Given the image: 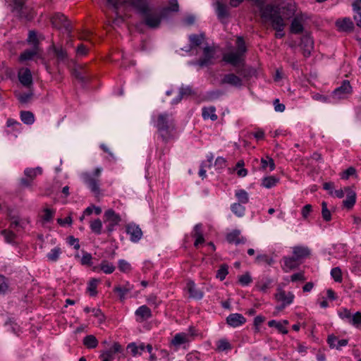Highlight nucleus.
<instances>
[{"instance_id":"f257e3e1","label":"nucleus","mask_w":361,"mask_h":361,"mask_svg":"<svg viewBox=\"0 0 361 361\" xmlns=\"http://www.w3.org/2000/svg\"><path fill=\"white\" fill-rule=\"evenodd\" d=\"M159 135L164 142H167L173 136L175 123L171 114L166 112L159 114L154 122Z\"/></svg>"},{"instance_id":"f03ea898","label":"nucleus","mask_w":361,"mask_h":361,"mask_svg":"<svg viewBox=\"0 0 361 361\" xmlns=\"http://www.w3.org/2000/svg\"><path fill=\"white\" fill-rule=\"evenodd\" d=\"M260 17L264 21H269L272 28L276 32H282L284 30L286 24L281 16L280 8L279 6L271 4H266L260 12Z\"/></svg>"},{"instance_id":"7ed1b4c3","label":"nucleus","mask_w":361,"mask_h":361,"mask_svg":"<svg viewBox=\"0 0 361 361\" xmlns=\"http://www.w3.org/2000/svg\"><path fill=\"white\" fill-rule=\"evenodd\" d=\"M236 45L237 51L235 52L224 54L222 57L223 61L234 67L238 66L239 65L243 66L245 64L244 56L247 51L245 42L243 37L238 36L237 37Z\"/></svg>"},{"instance_id":"20e7f679","label":"nucleus","mask_w":361,"mask_h":361,"mask_svg":"<svg viewBox=\"0 0 361 361\" xmlns=\"http://www.w3.org/2000/svg\"><path fill=\"white\" fill-rule=\"evenodd\" d=\"M170 12H172V11L168 6L160 8L159 13L154 11L150 7L149 11L141 16L142 18V23L149 28L156 29L159 27L163 18L169 17Z\"/></svg>"},{"instance_id":"39448f33","label":"nucleus","mask_w":361,"mask_h":361,"mask_svg":"<svg viewBox=\"0 0 361 361\" xmlns=\"http://www.w3.org/2000/svg\"><path fill=\"white\" fill-rule=\"evenodd\" d=\"M295 295L292 292H286L281 288H277V292L275 294V299L280 302L281 304L276 307L278 310H283L287 306L293 303Z\"/></svg>"},{"instance_id":"423d86ee","label":"nucleus","mask_w":361,"mask_h":361,"mask_svg":"<svg viewBox=\"0 0 361 361\" xmlns=\"http://www.w3.org/2000/svg\"><path fill=\"white\" fill-rule=\"evenodd\" d=\"M105 221L108 222L106 230L108 235H111V233L115 230V227L121 221V216L116 214L112 209H109L104 212Z\"/></svg>"},{"instance_id":"0eeeda50","label":"nucleus","mask_w":361,"mask_h":361,"mask_svg":"<svg viewBox=\"0 0 361 361\" xmlns=\"http://www.w3.org/2000/svg\"><path fill=\"white\" fill-rule=\"evenodd\" d=\"M51 22L54 27L59 30H64L68 33L71 32V23L63 13H56L54 14L51 18Z\"/></svg>"},{"instance_id":"6e6552de","label":"nucleus","mask_w":361,"mask_h":361,"mask_svg":"<svg viewBox=\"0 0 361 361\" xmlns=\"http://www.w3.org/2000/svg\"><path fill=\"white\" fill-rule=\"evenodd\" d=\"M215 50L213 47L207 46L203 49V57L192 63L200 67H207L213 64L212 59L214 57Z\"/></svg>"},{"instance_id":"1a4fd4ad","label":"nucleus","mask_w":361,"mask_h":361,"mask_svg":"<svg viewBox=\"0 0 361 361\" xmlns=\"http://www.w3.org/2000/svg\"><path fill=\"white\" fill-rule=\"evenodd\" d=\"M71 75L83 85L87 84L91 79V76L87 69L80 65L75 66L71 70Z\"/></svg>"},{"instance_id":"9d476101","label":"nucleus","mask_w":361,"mask_h":361,"mask_svg":"<svg viewBox=\"0 0 361 361\" xmlns=\"http://www.w3.org/2000/svg\"><path fill=\"white\" fill-rule=\"evenodd\" d=\"M49 50L54 52L56 58L57 64H67L69 62V56L67 51L62 47H57L54 44H52L49 47Z\"/></svg>"},{"instance_id":"9b49d317","label":"nucleus","mask_w":361,"mask_h":361,"mask_svg":"<svg viewBox=\"0 0 361 361\" xmlns=\"http://www.w3.org/2000/svg\"><path fill=\"white\" fill-rule=\"evenodd\" d=\"M191 339L189 338L186 333H178L176 334L171 341V345L174 346L176 350H178L182 345L184 349H186Z\"/></svg>"},{"instance_id":"f8f14e48","label":"nucleus","mask_w":361,"mask_h":361,"mask_svg":"<svg viewBox=\"0 0 361 361\" xmlns=\"http://www.w3.org/2000/svg\"><path fill=\"white\" fill-rule=\"evenodd\" d=\"M221 85H230L234 87L240 88L243 86L242 78L235 73H231L225 74L220 81Z\"/></svg>"},{"instance_id":"ddd939ff","label":"nucleus","mask_w":361,"mask_h":361,"mask_svg":"<svg viewBox=\"0 0 361 361\" xmlns=\"http://www.w3.org/2000/svg\"><path fill=\"white\" fill-rule=\"evenodd\" d=\"M126 231L130 235V240L137 243L142 237V231L140 226L135 223H130L126 226Z\"/></svg>"},{"instance_id":"4468645a","label":"nucleus","mask_w":361,"mask_h":361,"mask_svg":"<svg viewBox=\"0 0 361 361\" xmlns=\"http://www.w3.org/2000/svg\"><path fill=\"white\" fill-rule=\"evenodd\" d=\"M185 290L189 293V298L195 300H201L204 296V293L199 289L195 282L188 280L186 283Z\"/></svg>"},{"instance_id":"2eb2a0df","label":"nucleus","mask_w":361,"mask_h":361,"mask_svg":"<svg viewBox=\"0 0 361 361\" xmlns=\"http://www.w3.org/2000/svg\"><path fill=\"white\" fill-rule=\"evenodd\" d=\"M352 92V87L349 80H345L338 87L336 88L333 92L332 96L336 99H341L344 97L345 94Z\"/></svg>"},{"instance_id":"dca6fc26","label":"nucleus","mask_w":361,"mask_h":361,"mask_svg":"<svg viewBox=\"0 0 361 361\" xmlns=\"http://www.w3.org/2000/svg\"><path fill=\"white\" fill-rule=\"evenodd\" d=\"M344 190L346 192V198L343 201V207L348 210H350L356 202V192L350 187H345Z\"/></svg>"},{"instance_id":"f3484780","label":"nucleus","mask_w":361,"mask_h":361,"mask_svg":"<svg viewBox=\"0 0 361 361\" xmlns=\"http://www.w3.org/2000/svg\"><path fill=\"white\" fill-rule=\"evenodd\" d=\"M136 321L143 322L152 317V311L147 305H143L139 307L135 312Z\"/></svg>"},{"instance_id":"a211bd4d","label":"nucleus","mask_w":361,"mask_h":361,"mask_svg":"<svg viewBox=\"0 0 361 361\" xmlns=\"http://www.w3.org/2000/svg\"><path fill=\"white\" fill-rule=\"evenodd\" d=\"M300 47L305 58L310 56L311 51L314 48V42L312 37L309 35H304L301 38Z\"/></svg>"},{"instance_id":"6ab92c4d","label":"nucleus","mask_w":361,"mask_h":361,"mask_svg":"<svg viewBox=\"0 0 361 361\" xmlns=\"http://www.w3.org/2000/svg\"><path fill=\"white\" fill-rule=\"evenodd\" d=\"M246 318L241 314L232 313L226 317V323L231 327L236 328L245 324Z\"/></svg>"},{"instance_id":"aec40b11","label":"nucleus","mask_w":361,"mask_h":361,"mask_svg":"<svg viewBox=\"0 0 361 361\" xmlns=\"http://www.w3.org/2000/svg\"><path fill=\"white\" fill-rule=\"evenodd\" d=\"M129 4L140 16L147 14V12L150 10V6L147 0H130Z\"/></svg>"},{"instance_id":"412c9836","label":"nucleus","mask_w":361,"mask_h":361,"mask_svg":"<svg viewBox=\"0 0 361 361\" xmlns=\"http://www.w3.org/2000/svg\"><path fill=\"white\" fill-rule=\"evenodd\" d=\"M20 82L26 87H30L33 84L32 75L29 68H26L18 73Z\"/></svg>"},{"instance_id":"4be33fe9","label":"nucleus","mask_w":361,"mask_h":361,"mask_svg":"<svg viewBox=\"0 0 361 361\" xmlns=\"http://www.w3.org/2000/svg\"><path fill=\"white\" fill-rule=\"evenodd\" d=\"M214 6L216 14L217 16L218 19L221 22H222L225 18H228L230 14L228 6L225 4L221 2L219 0H217L215 2Z\"/></svg>"},{"instance_id":"5701e85b","label":"nucleus","mask_w":361,"mask_h":361,"mask_svg":"<svg viewBox=\"0 0 361 361\" xmlns=\"http://www.w3.org/2000/svg\"><path fill=\"white\" fill-rule=\"evenodd\" d=\"M310 255L311 250L308 247L295 246L293 248V255L300 262H302L303 259L310 257Z\"/></svg>"},{"instance_id":"b1692460","label":"nucleus","mask_w":361,"mask_h":361,"mask_svg":"<svg viewBox=\"0 0 361 361\" xmlns=\"http://www.w3.org/2000/svg\"><path fill=\"white\" fill-rule=\"evenodd\" d=\"M301 264L302 262H300L297 258L294 257L293 255L284 257L283 269L285 272H288L290 270L298 268Z\"/></svg>"},{"instance_id":"393cba45","label":"nucleus","mask_w":361,"mask_h":361,"mask_svg":"<svg viewBox=\"0 0 361 361\" xmlns=\"http://www.w3.org/2000/svg\"><path fill=\"white\" fill-rule=\"evenodd\" d=\"M226 240L228 243H234L235 245L245 244L246 238L240 236V231L239 230H233L226 235Z\"/></svg>"},{"instance_id":"a878e982","label":"nucleus","mask_w":361,"mask_h":361,"mask_svg":"<svg viewBox=\"0 0 361 361\" xmlns=\"http://www.w3.org/2000/svg\"><path fill=\"white\" fill-rule=\"evenodd\" d=\"M133 289V285L126 281L123 286H116L114 288V292L117 293L121 301L126 299V296Z\"/></svg>"},{"instance_id":"bb28decb","label":"nucleus","mask_w":361,"mask_h":361,"mask_svg":"<svg viewBox=\"0 0 361 361\" xmlns=\"http://www.w3.org/2000/svg\"><path fill=\"white\" fill-rule=\"evenodd\" d=\"M336 25L338 30L341 32H350L354 29V24L349 18H344L342 20H337Z\"/></svg>"},{"instance_id":"cd10ccee","label":"nucleus","mask_w":361,"mask_h":361,"mask_svg":"<svg viewBox=\"0 0 361 361\" xmlns=\"http://www.w3.org/2000/svg\"><path fill=\"white\" fill-rule=\"evenodd\" d=\"M304 30V26L302 25V18L299 16H296L290 23V32L293 34L298 35L301 34Z\"/></svg>"},{"instance_id":"c85d7f7f","label":"nucleus","mask_w":361,"mask_h":361,"mask_svg":"<svg viewBox=\"0 0 361 361\" xmlns=\"http://www.w3.org/2000/svg\"><path fill=\"white\" fill-rule=\"evenodd\" d=\"M288 324V320H283L282 322H278L272 319L269 321L268 326L269 327L276 328L278 331L282 334H287L288 333L286 326Z\"/></svg>"},{"instance_id":"c756f323","label":"nucleus","mask_w":361,"mask_h":361,"mask_svg":"<svg viewBox=\"0 0 361 361\" xmlns=\"http://www.w3.org/2000/svg\"><path fill=\"white\" fill-rule=\"evenodd\" d=\"M85 182L92 192L95 195L99 193V186L97 179L91 177L90 176H87L85 179Z\"/></svg>"},{"instance_id":"7c9ffc66","label":"nucleus","mask_w":361,"mask_h":361,"mask_svg":"<svg viewBox=\"0 0 361 361\" xmlns=\"http://www.w3.org/2000/svg\"><path fill=\"white\" fill-rule=\"evenodd\" d=\"M216 109L214 106H209V107H203L202 116L204 119L210 118L212 121H214L218 118L217 115L215 114Z\"/></svg>"},{"instance_id":"2f4dec72","label":"nucleus","mask_w":361,"mask_h":361,"mask_svg":"<svg viewBox=\"0 0 361 361\" xmlns=\"http://www.w3.org/2000/svg\"><path fill=\"white\" fill-rule=\"evenodd\" d=\"M42 169L39 166L35 168H26L24 170V175L33 181L37 176L42 174Z\"/></svg>"},{"instance_id":"473e14b6","label":"nucleus","mask_w":361,"mask_h":361,"mask_svg":"<svg viewBox=\"0 0 361 361\" xmlns=\"http://www.w3.org/2000/svg\"><path fill=\"white\" fill-rule=\"evenodd\" d=\"M83 345L88 349H93L98 345V340L94 335H87L83 338Z\"/></svg>"},{"instance_id":"72a5a7b5","label":"nucleus","mask_w":361,"mask_h":361,"mask_svg":"<svg viewBox=\"0 0 361 361\" xmlns=\"http://www.w3.org/2000/svg\"><path fill=\"white\" fill-rule=\"evenodd\" d=\"M102 222L99 219H95L90 222V228L91 231L97 235L102 233Z\"/></svg>"},{"instance_id":"f704fd0d","label":"nucleus","mask_w":361,"mask_h":361,"mask_svg":"<svg viewBox=\"0 0 361 361\" xmlns=\"http://www.w3.org/2000/svg\"><path fill=\"white\" fill-rule=\"evenodd\" d=\"M267 167L269 168V171H274L276 168L274 159L269 156H267L265 158L261 159L260 169L262 171H266Z\"/></svg>"},{"instance_id":"c9c22d12","label":"nucleus","mask_w":361,"mask_h":361,"mask_svg":"<svg viewBox=\"0 0 361 361\" xmlns=\"http://www.w3.org/2000/svg\"><path fill=\"white\" fill-rule=\"evenodd\" d=\"M205 35L204 33L200 35L193 34L189 36V40L190 42V49H193L196 47H199L202 41L204 39Z\"/></svg>"},{"instance_id":"e433bc0d","label":"nucleus","mask_w":361,"mask_h":361,"mask_svg":"<svg viewBox=\"0 0 361 361\" xmlns=\"http://www.w3.org/2000/svg\"><path fill=\"white\" fill-rule=\"evenodd\" d=\"M216 350L218 352H224L231 350L232 345L226 338H221L216 343Z\"/></svg>"},{"instance_id":"4c0bfd02","label":"nucleus","mask_w":361,"mask_h":361,"mask_svg":"<svg viewBox=\"0 0 361 361\" xmlns=\"http://www.w3.org/2000/svg\"><path fill=\"white\" fill-rule=\"evenodd\" d=\"M255 262L258 264H265L267 265H272L274 263L273 257L266 254L257 255L255 257Z\"/></svg>"},{"instance_id":"58836bf2","label":"nucleus","mask_w":361,"mask_h":361,"mask_svg":"<svg viewBox=\"0 0 361 361\" xmlns=\"http://www.w3.org/2000/svg\"><path fill=\"white\" fill-rule=\"evenodd\" d=\"M20 117L21 121L26 125H31L35 122V116L30 111H21Z\"/></svg>"},{"instance_id":"ea45409f","label":"nucleus","mask_w":361,"mask_h":361,"mask_svg":"<svg viewBox=\"0 0 361 361\" xmlns=\"http://www.w3.org/2000/svg\"><path fill=\"white\" fill-rule=\"evenodd\" d=\"M279 181V178H276L274 176H270L264 177L262 180L261 185L262 187L269 189L276 186Z\"/></svg>"},{"instance_id":"a19ab883","label":"nucleus","mask_w":361,"mask_h":361,"mask_svg":"<svg viewBox=\"0 0 361 361\" xmlns=\"http://www.w3.org/2000/svg\"><path fill=\"white\" fill-rule=\"evenodd\" d=\"M255 69L251 67H243L241 68H238L236 71V73L239 75V76L243 77L247 80L251 78L255 74Z\"/></svg>"},{"instance_id":"79ce46f5","label":"nucleus","mask_w":361,"mask_h":361,"mask_svg":"<svg viewBox=\"0 0 361 361\" xmlns=\"http://www.w3.org/2000/svg\"><path fill=\"white\" fill-rule=\"evenodd\" d=\"M26 224L18 218L13 217L9 226V228L18 232L25 228Z\"/></svg>"},{"instance_id":"37998d69","label":"nucleus","mask_w":361,"mask_h":361,"mask_svg":"<svg viewBox=\"0 0 361 361\" xmlns=\"http://www.w3.org/2000/svg\"><path fill=\"white\" fill-rule=\"evenodd\" d=\"M213 159H214V155L212 153L210 152L208 154V161H209L208 165H206L204 164H200V169L199 170L198 174H199V176L202 178V179H204V178H206L207 175H206V169H205L206 168L210 169L212 167Z\"/></svg>"},{"instance_id":"c03bdc74","label":"nucleus","mask_w":361,"mask_h":361,"mask_svg":"<svg viewBox=\"0 0 361 361\" xmlns=\"http://www.w3.org/2000/svg\"><path fill=\"white\" fill-rule=\"evenodd\" d=\"M24 5L23 0H14V10L17 12L18 16L20 18H28L27 16L24 13V9L25 8Z\"/></svg>"},{"instance_id":"a18cd8bd","label":"nucleus","mask_w":361,"mask_h":361,"mask_svg":"<svg viewBox=\"0 0 361 361\" xmlns=\"http://www.w3.org/2000/svg\"><path fill=\"white\" fill-rule=\"evenodd\" d=\"M235 196L239 203L247 204L249 202V195L247 191L243 189L235 190Z\"/></svg>"},{"instance_id":"49530a36","label":"nucleus","mask_w":361,"mask_h":361,"mask_svg":"<svg viewBox=\"0 0 361 361\" xmlns=\"http://www.w3.org/2000/svg\"><path fill=\"white\" fill-rule=\"evenodd\" d=\"M39 49L32 48V49H26L20 55V61H28L32 59V58L38 54Z\"/></svg>"},{"instance_id":"de8ad7c7","label":"nucleus","mask_w":361,"mask_h":361,"mask_svg":"<svg viewBox=\"0 0 361 361\" xmlns=\"http://www.w3.org/2000/svg\"><path fill=\"white\" fill-rule=\"evenodd\" d=\"M241 203L235 202L231 206L232 212L239 217L243 216L245 212V207Z\"/></svg>"},{"instance_id":"09e8293b","label":"nucleus","mask_w":361,"mask_h":361,"mask_svg":"<svg viewBox=\"0 0 361 361\" xmlns=\"http://www.w3.org/2000/svg\"><path fill=\"white\" fill-rule=\"evenodd\" d=\"M28 44L32 46V48L39 49V39L37 36V33L34 30L29 31L28 37L27 39Z\"/></svg>"},{"instance_id":"8fccbe9b","label":"nucleus","mask_w":361,"mask_h":361,"mask_svg":"<svg viewBox=\"0 0 361 361\" xmlns=\"http://www.w3.org/2000/svg\"><path fill=\"white\" fill-rule=\"evenodd\" d=\"M228 274V266L226 264H222L220 265L219 269L216 271V277L220 281H224L226 276Z\"/></svg>"},{"instance_id":"3c124183","label":"nucleus","mask_w":361,"mask_h":361,"mask_svg":"<svg viewBox=\"0 0 361 361\" xmlns=\"http://www.w3.org/2000/svg\"><path fill=\"white\" fill-rule=\"evenodd\" d=\"M61 252V249L59 247H56L51 250L47 255V257L51 262H56L59 259Z\"/></svg>"},{"instance_id":"603ef678","label":"nucleus","mask_w":361,"mask_h":361,"mask_svg":"<svg viewBox=\"0 0 361 361\" xmlns=\"http://www.w3.org/2000/svg\"><path fill=\"white\" fill-rule=\"evenodd\" d=\"M9 288V280L5 276L0 274V295L7 293Z\"/></svg>"},{"instance_id":"864d4df0","label":"nucleus","mask_w":361,"mask_h":361,"mask_svg":"<svg viewBox=\"0 0 361 361\" xmlns=\"http://www.w3.org/2000/svg\"><path fill=\"white\" fill-rule=\"evenodd\" d=\"M100 269L104 273L109 274L114 271L116 267L112 263L106 260H103L100 264Z\"/></svg>"},{"instance_id":"5fc2aeb1","label":"nucleus","mask_w":361,"mask_h":361,"mask_svg":"<svg viewBox=\"0 0 361 361\" xmlns=\"http://www.w3.org/2000/svg\"><path fill=\"white\" fill-rule=\"evenodd\" d=\"M351 176L357 177V171L353 166L348 167L340 173V177L343 180H348Z\"/></svg>"},{"instance_id":"6e6d98bb","label":"nucleus","mask_w":361,"mask_h":361,"mask_svg":"<svg viewBox=\"0 0 361 361\" xmlns=\"http://www.w3.org/2000/svg\"><path fill=\"white\" fill-rule=\"evenodd\" d=\"M339 317L350 324L351 317L353 314L351 313L350 310L347 308H343L338 312Z\"/></svg>"},{"instance_id":"4d7b16f0","label":"nucleus","mask_w":361,"mask_h":361,"mask_svg":"<svg viewBox=\"0 0 361 361\" xmlns=\"http://www.w3.org/2000/svg\"><path fill=\"white\" fill-rule=\"evenodd\" d=\"M44 214L42 216V223H49L52 221L54 216L55 211L49 208H45L44 210Z\"/></svg>"},{"instance_id":"13d9d810","label":"nucleus","mask_w":361,"mask_h":361,"mask_svg":"<svg viewBox=\"0 0 361 361\" xmlns=\"http://www.w3.org/2000/svg\"><path fill=\"white\" fill-rule=\"evenodd\" d=\"M98 281L96 279H92L88 283L87 291L91 297H94L97 295V287Z\"/></svg>"},{"instance_id":"bf43d9fd","label":"nucleus","mask_w":361,"mask_h":361,"mask_svg":"<svg viewBox=\"0 0 361 361\" xmlns=\"http://www.w3.org/2000/svg\"><path fill=\"white\" fill-rule=\"evenodd\" d=\"M1 234L4 236L5 241L8 243H14L16 238V233L13 231L8 229H4L1 231Z\"/></svg>"},{"instance_id":"052dcab7","label":"nucleus","mask_w":361,"mask_h":361,"mask_svg":"<svg viewBox=\"0 0 361 361\" xmlns=\"http://www.w3.org/2000/svg\"><path fill=\"white\" fill-rule=\"evenodd\" d=\"M322 216L324 221L326 222L331 220V214L327 207V203L326 202H322Z\"/></svg>"},{"instance_id":"680f3d73","label":"nucleus","mask_w":361,"mask_h":361,"mask_svg":"<svg viewBox=\"0 0 361 361\" xmlns=\"http://www.w3.org/2000/svg\"><path fill=\"white\" fill-rule=\"evenodd\" d=\"M179 93L182 95L183 97L195 95L196 94L195 91L192 89V86L190 85H182L179 89Z\"/></svg>"},{"instance_id":"e2e57ef3","label":"nucleus","mask_w":361,"mask_h":361,"mask_svg":"<svg viewBox=\"0 0 361 361\" xmlns=\"http://www.w3.org/2000/svg\"><path fill=\"white\" fill-rule=\"evenodd\" d=\"M252 281V276L249 272L238 276V282L242 286H247Z\"/></svg>"},{"instance_id":"0e129e2a","label":"nucleus","mask_w":361,"mask_h":361,"mask_svg":"<svg viewBox=\"0 0 361 361\" xmlns=\"http://www.w3.org/2000/svg\"><path fill=\"white\" fill-rule=\"evenodd\" d=\"M350 325L355 326L357 329L361 328V312H356L351 317Z\"/></svg>"},{"instance_id":"69168bd1","label":"nucleus","mask_w":361,"mask_h":361,"mask_svg":"<svg viewBox=\"0 0 361 361\" xmlns=\"http://www.w3.org/2000/svg\"><path fill=\"white\" fill-rule=\"evenodd\" d=\"M118 269L123 273H128L131 271V265L125 259H119L118 262Z\"/></svg>"},{"instance_id":"338daca9","label":"nucleus","mask_w":361,"mask_h":361,"mask_svg":"<svg viewBox=\"0 0 361 361\" xmlns=\"http://www.w3.org/2000/svg\"><path fill=\"white\" fill-rule=\"evenodd\" d=\"M331 276L336 282L342 281V272L339 267H334L331 270Z\"/></svg>"},{"instance_id":"774afa93","label":"nucleus","mask_w":361,"mask_h":361,"mask_svg":"<svg viewBox=\"0 0 361 361\" xmlns=\"http://www.w3.org/2000/svg\"><path fill=\"white\" fill-rule=\"evenodd\" d=\"M146 300L149 305L154 306L155 308L157 307L161 302V301L154 294L149 295L147 297Z\"/></svg>"}]
</instances>
